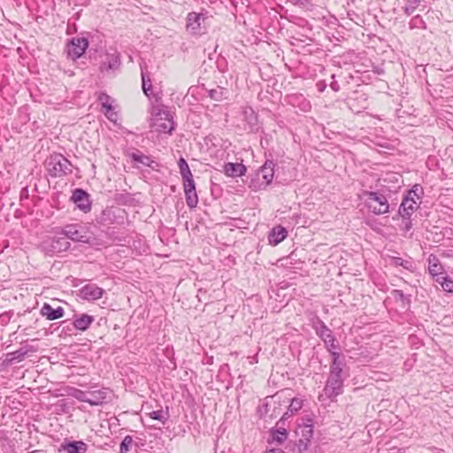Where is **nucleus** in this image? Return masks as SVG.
<instances>
[{"label": "nucleus", "mask_w": 453, "mask_h": 453, "mask_svg": "<svg viewBox=\"0 0 453 453\" xmlns=\"http://www.w3.org/2000/svg\"><path fill=\"white\" fill-rule=\"evenodd\" d=\"M277 165L273 159H266L263 165L251 175L249 183V188L252 191L265 190L272 184L273 178L275 177L276 183L286 184L292 180L289 179L282 178L280 173V167L276 168Z\"/></svg>", "instance_id": "nucleus-1"}, {"label": "nucleus", "mask_w": 453, "mask_h": 453, "mask_svg": "<svg viewBox=\"0 0 453 453\" xmlns=\"http://www.w3.org/2000/svg\"><path fill=\"white\" fill-rule=\"evenodd\" d=\"M391 196V191L387 187L375 191L363 190L361 195L365 207L374 215L386 214L395 209V204L389 203Z\"/></svg>", "instance_id": "nucleus-2"}, {"label": "nucleus", "mask_w": 453, "mask_h": 453, "mask_svg": "<svg viewBox=\"0 0 453 453\" xmlns=\"http://www.w3.org/2000/svg\"><path fill=\"white\" fill-rule=\"evenodd\" d=\"M56 234H61L75 242H82L90 246L98 244L97 238L89 227L81 224H68L53 229Z\"/></svg>", "instance_id": "nucleus-3"}, {"label": "nucleus", "mask_w": 453, "mask_h": 453, "mask_svg": "<svg viewBox=\"0 0 453 453\" xmlns=\"http://www.w3.org/2000/svg\"><path fill=\"white\" fill-rule=\"evenodd\" d=\"M44 165L51 178H58L73 173L72 163L61 153H51L45 159Z\"/></svg>", "instance_id": "nucleus-4"}, {"label": "nucleus", "mask_w": 453, "mask_h": 453, "mask_svg": "<svg viewBox=\"0 0 453 453\" xmlns=\"http://www.w3.org/2000/svg\"><path fill=\"white\" fill-rule=\"evenodd\" d=\"M150 127L159 133L172 134L175 128V123L171 112L164 105L152 106Z\"/></svg>", "instance_id": "nucleus-5"}, {"label": "nucleus", "mask_w": 453, "mask_h": 453, "mask_svg": "<svg viewBox=\"0 0 453 453\" xmlns=\"http://www.w3.org/2000/svg\"><path fill=\"white\" fill-rule=\"evenodd\" d=\"M127 219V212L124 209L114 206H107L96 216L94 219L95 226H122Z\"/></svg>", "instance_id": "nucleus-6"}, {"label": "nucleus", "mask_w": 453, "mask_h": 453, "mask_svg": "<svg viewBox=\"0 0 453 453\" xmlns=\"http://www.w3.org/2000/svg\"><path fill=\"white\" fill-rule=\"evenodd\" d=\"M302 423L297 425L295 434L297 437L296 441V447L299 453L305 452L311 445V441L313 436V418L307 415L302 418Z\"/></svg>", "instance_id": "nucleus-7"}, {"label": "nucleus", "mask_w": 453, "mask_h": 453, "mask_svg": "<svg viewBox=\"0 0 453 453\" xmlns=\"http://www.w3.org/2000/svg\"><path fill=\"white\" fill-rule=\"evenodd\" d=\"M82 36L72 37L67 40L65 44V52L67 58L72 60H76L84 56L86 50L89 47V32H82Z\"/></svg>", "instance_id": "nucleus-8"}, {"label": "nucleus", "mask_w": 453, "mask_h": 453, "mask_svg": "<svg viewBox=\"0 0 453 453\" xmlns=\"http://www.w3.org/2000/svg\"><path fill=\"white\" fill-rule=\"evenodd\" d=\"M311 326L316 334L323 341L325 348L329 353L340 349V344L336 337L321 319L316 317L312 320Z\"/></svg>", "instance_id": "nucleus-9"}, {"label": "nucleus", "mask_w": 453, "mask_h": 453, "mask_svg": "<svg viewBox=\"0 0 453 453\" xmlns=\"http://www.w3.org/2000/svg\"><path fill=\"white\" fill-rule=\"evenodd\" d=\"M40 246L42 250L46 255L53 256L57 253H60L69 250L71 247V243L64 235H55L52 237H49L47 240H44Z\"/></svg>", "instance_id": "nucleus-10"}, {"label": "nucleus", "mask_w": 453, "mask_h": 453, "mask_svg": "<svg viewBox=\"0 0 453 453\" xmlns=\"http://www.w3.org/2000/svg\"><path fill=\"white\" fill-rule=\"evenodd\" d=\"M70 201L84 213H88L91 211L92 201L90 199V195L87 190L81 188H76L72 191Z\"/></svg>", "instance_id": "nucleus-11"}, {"label": "nucleus", "mask_w": 453, "mask_h": 453, "mask_svg": "<svg viewBox=\"0 0 453 453\" xmlns=\"http://www.w3.org/2000/svg\"><path fill=\"white\" fill-rule=\"evenodd\" d=\"M347 104L354 112H360L368 108V96L361 89L352 91L347 97Z\"/></svg>", "instance_id": "nucleus-12"}, {"label": "nucleus", "mask_w": 453, "mask_h": 453, "mask_svg": "<svg viewBox=\"0 0 453 453\" xmlns=\"http://www.w3.org/2000/svg\"><path fill=\"white\" fill-rule=\"evenodd\" d=\"M206 14L207 12L203 13L196 12L188 13L186 17V29L190 35H198L202 34V25L207 19Z\"/></svg>", "instance_id": "nucleus-13"}, {"label": "nucleus", "mask_w": 453, "mask_h": 453, "mask_svg": "<svg viewBox=\"0 0 453 453\" xmlns=\"http://www.w3.org/2000/svg\"><path fill=\"white\" fill-rule=\"evenodd\" d=\"M183 190L187 205L189 209H194L198 203V196L196 190V183L193 175L183 177Z\"/></svg>", "instance_id": "nucleus-14"}, {"label": "nucleus", "mask_w": 453, "mask_h": 453, "mask_svg": "<svg viewBox=\"0 0 453 453\" xmlns=\"http://www.w3.org/2000/svg\"><path fill=\"white\" fill-rule=\"evenodd\" d=\"M97 101L101 104V111L104 116L112 123L116 124L118 120V113L114 111L112 103L114 99L111 98L105 92H101L98 95Z\"/></svg>", "instance_id": "nucleus-15"}, {"label": "nucleus", "mask_w": 453, "mask_h": 453, "mask_svg": "<svg viewBox=\"0 0 453 453\" xmlns=\"http://www.w3.org/2000/svg\"><path fill=\"white\" fill-rule=\"evenodd\" d=\"M121 65L120 53L116 50L113 53L105 52L104 59H103L99 65V70L101 73H109L119 70Z\"/></svg>", "instance_id": "nucleus-16"}, {"label": "nucleus", "mask_w": 453, "mask_h": 453, "mask_svg": "<svg viewBox=\"0 0 453 453\" xmlns=\"http://www.w3.org/2000/svg\"><path fill=\"white\" fill-rule=\"evenodd\" d=\"M342 388L343 376L329 372L324 388L326 394H331L334 396H338L342 394Z\"/></svg>", "instance_id": "nucleus-17"}, {"label": "nucleus", "mask_w": 453, "mask_h": 453, "mask_svg": "<svg viewBox=\"0 0 453 453\" xmlns=\"http://www.w3.org/2000/svg\"><path fill=\"white\" fill-rule=\"evenodd\" d=\"M104 290L96 284L89 283L79 290V296L87 301H96L102 298Z\"/></svg>", "instance_id": "nucleus-18"}, {"label": "nucleus", "mask_w": 453, "mask_h": 453, "mask_svg": "<svg viewBox=\"0 0 453 453\" xmlns=\"http://www.w3.org/2000/svg\"><path fill=\"white\" fill-rule=\"evenodd\" d=\"M329 354L332 357L329 372L343 376L344 368L347 365L346 356L338 350L332 351Z\"/></svg>", "instance_id": "nucleus-19"}, {"label": "nucleus", "mask_w": 453, "mask_h": 453, "mask_svg": "<svg viewBox=\"0 0 453 453\" xmlns=\"http://www.w3.org/2000/svg\"><path fill=\"white\" fill-rule=\"evenodd\" d=\"M95 321V317L88 313H74L73 326L74 329L81 332L87 331Z\"/></svg>", "instance_id": "nucleus-20"}, {"label": "nucleus", "mask_w": 453, "mask_h": 453, "mask_svg": "<svg viewBox=\"0 0 453 453\" xmlns=\"http://www.w3.org/2000/svg\"><path fill=\"white\" fill-rule=\"evenodd\" d=\"M59 450H64L65 453H86L88 445L82 441H69L65 439L61 443Z\"/></svg>", "instance_id": "nucleus-21"}, {"label": "nucleus", "mask_w": 453, "mask_h": 453, "mask_svg": "<svg viewBox=\"0 0 453 453\" xmlns=\"http://www.w3.org/2000/svg\"><path fill=\"white\" fill-rule=\"evenodd\" d=\"M243 119L249 126L250 133H257L259 131L258 116L252 107L246 106L242 111Z\"/></svg>", "instance_id": "nucleus-22"}, {"label": "nucleus", "mask_w": 453, "mask_h": 453, "mask_svg": "<svg viewBox=\"0 0 453 453\" xmlns=\"http://www.w3.org/2000/svg\"><path fill=\"white\" fill-rule=\"evenodd\" d=\"M40 314L48 320H56L65 316V310L61 306L53 308L50 303H44L40 310Z\"/></svg>", "instance_id": "nucleus-23"}, {"label": "nucleus", "mask_w": 453, "mask_h": 453, "mask_svg": "<svg viewBox=\"0 0 453 453\" xmlns=\"http://www.w3.org/2000/svg\"><path fill=\"white\" fill-rule=\"evenodd\" d=\"M288 236V230L281 225L273 226L268 234L267 239L269 244L276 246L283 242Z\"/></svg>", "instance_id": "nucleus-24"}, {"label": "nucleus", "mask_w": 453, "mask_h": 453, "mask_svg": "<svg viewBox=\"0 0 453 453\" xmlns=\"http://www.w3.org/2000/svg\"><path fill=\"white\" fill-rule=\"evenodd\" d=\"M73 402H68L66 399L62 398L56 403L47 406V410L50 411L53 414L61 415L70 413L73 410Z\"/></svg>", "instance_id": "nucleus-25"}, {"label": "nucleus", "mask_w": 453, "mask_h": 453, "mask_svg": "<svg viewBox=\"0 0 453 453\" xmlns=\"http://www.w3.org/2000/svg\"><path fill=\"white\" fill-rule=\"evenodd\" d=\"M141 76H142V88L144 95L147 97H150L152 95V84L150 74L148 73V65L146 62L142 61L140 63Z\"/></svg>", "instance_id": "nucleus-26"}, {"label": "nucleus", "mask_w": 453, "mask_h": 453, "mask_svg": "<svg viewBox=\"0 0 453 453\" xmlns=\"http://www.w3.org/2000/svg\"><path fill=\"white\" fill-rule=\"evenodd\" d=\"M246 166L242 163L228 162L224 165V173L226 176L236 178L245 175Z\"/></svg>", "instance_id": "nucleus-27"}, {"label": "nucleus", "mask_w": 453, "mask_h": 453, "mask_svg": "<svg viewBox=\"0 0 453 453\" xmlns=\"http://www.w3.org/2000/svg\"><path fill=\"white\" fill-rule=\"evenodd\" d=\"M418 208V203L411 196H403L402 203L398 208V215H412L413 212Z\"/></svg>", "instance_id": "nucleus-28"}, {"label": "nucleus", "mask_w": 453, "mask_h": 453, "mask_svg": "<svg viewBox=\"0 0 453 453\" xmlns=\"http://www.w3.org/2000/svg\"><path fill=\"white\" fill-rule=\"evenodd\" d=\"M286 101L293 107H299L302 111H306L311 108L310 103L302 94H291L286 96Z\"/></svg>", "instance_id": "nucleus-29"}, {"label": "nucleus", "mask_w": 453, "mask_h": 453, "mask_svg": "<svg viewBox=\"0 0 453 453\" xmlns=\"http://www.w3.org/2000/svg\"><path fill=\"white\" fill-rule=\"evenodd\" d=\"M25 358H26V356L23 353V351L21 350V349L19 348V349L13 351V352L6 353L4 355V358L3 359L2 363H1V366L3 368H7V367L12 365L13 364H17V363L23 361Z\"/></svg>", "instance_id": "nucleus-30"}, {"label": "nucleus", "mask_w": 453, "mask_h": 453, "mask_svg": "<svg viewBox=\"0 0 453 453\" xmlns=\"http://www.w3.org/2000/svg\"><path fill=\"white\" fill-rule=\"evenodd\" d=\"M391 296L396 303H400V306L406 311L410 310L411 305V295H406L403 290L393 289Z\"/></svg>", "instance_id": "nucleus-31"}, {"label": "nucleus", "mask_w": 453, "mask_h": 453, "mask_svg": "<svg viewBox=\"0 0 453 453\" xmlns=\"http://www.w3.org/2000/svg\"><path fill=\"white\" fill-rule=\"evenodd\" d=\"M113 199L117 204L123 206H135L138 203L134 195L127 192L116 193Z\"/></svg>", "instance_id": "nucleus-32"}, {"label": "nucleus", "mask_w": 453, "mask_h": 453, "mask_svg": "<svg viewBox=\"0 0 453 453\" xmlns=\"http://www.w3.org/2000/svg\"><path fill=\"white\" fill-rule=\"evenodd\" d=\"M288 435V432L284 427L273 428L270 432L271 439H268V442L272 443L276 441L278 443H282L287 440Z\"/></svg>", "instance_id": "nucleus-33"}, {"label": "nucleus", "mask_w": 453, "mask_h": 453, "mask_svg": "<svg viewBox=\"0 0 453 453\" xmlns=\"http://www.w3.org/2000/svg\"><path fill=\"white\" fill-rule=\"evenodd\" d=\"M303 407V399L302 398H291V402L288 405V411L284 413L281 419L277 423L282 421L284 418L290 417L296 413Z\"/></svg>", "instance_id": "nucleus-34"}, {"label": "nucleus", "mask_w": 453, "mask_h": 453, "mask_svg": "<svg viewBox=\"0 0 453 453\" xmlns=\"http://www.w3.org/2000/svg\"><path fill=\"white\" fill-rule=\"evenodd\" d=\"M105 235L110 241L113 242H117L121 245L127 242V237L122 234H119V232L117 231L115 227L108 226L105 230Z\"/></svg>", "instance_id": "nucleus-35"}, {"label": "nucleus", "mask_w": 453, "mask_h": 453, "mask_svg": "<svg viewBox=\"0 0 453 453\" xmlns=\"http://www.w3.org/2000/svg\"><path fill=\"white\" fill-rule=\"evenodd\" d=\"M443 268L440 263L439 258L434 255L431 254L428 257V271L429 273L435 277V275H438V273L442 272Z\"/></svg>", "instance_id": "nucleus-36"}, {"label": "nucleus", "mask_w": 453, "mask_h": 453, "mask_svg": "<svg viewBox=\"0 0 453 453\" xmlns=\"http://www.w3.org/2000/svg\"><path fill=\"white\" fill-rule=\"evenodd\" d=\"M127 156L131 159V162L143 165H146L150 157V156L144 155L137 149H133L132 151H128Z\"/></svg>", "instance_id": "nucleus-37"}, {"label": "nucleus", "mask_w": 453, "mask_h": 453, "mask_svg": "<svg viewBox=\"0 0 453 453\" xmlns=\"http://www.w3.org/2000/svg\"><path fill=\"white\" fill-rule=\"evenodd\" d=\"M390 264L395 266H402L410 272H413L415 269L414 263L411 261V259H403L399 257H391Z\"/></svg>", "instance_id": "nucleus-38"}, {"label": "nucleus", "mask_w": 453, "mask_h": 453, "mask_svg": "<svg viewBox=\"0 0 453 453\" xmlns=\"http://www.w3.org/2000/svg\"><path fill=\"white\" fill-rule=\"evenodd\" d=\"M404 196H411L418 200L421 199L424 196V188L420 184H414L411 188L406 190Z\"/></svg>", "instance_id": "nucleus-39"}, {"label": "nucleus", "mask_w": 453, "mask_h": 453, "mask_svg": "<svg viewBox=\"0 0 453 453\" xmlns=\"http://www.w3.org/2000/svg\"><path fill=\"white\" fill-rule=\"evenodd\" d=\"M207 92L210 98L214 101L220 102L223 99L226 98V95L227 93V90L224 88H219L218 89H210Z\"/></svg>", "instance_id": "nucleus-40"}, {"label": "nucleus", "mask_w": 453, "mask_h": 453, "mask_svg": "<svg viewBox=\"0 0 453 453\" xmlns=\"http://www.w3.org/2000/svg\"><path fill=\"white\" fill-rule=\"evenodd\" d=\"M148 415L153 419L159 420L165 423L169 418L168 407L166 406L165 411L162 409L152 411L151 412H149Z\"/></svg>", "instance_id": "nucleus-41"}, {"label": "nucleus", "mask_w": 453, "mask_h": 453, "mask_svg": "<svg viewBox=\"0 0 453 453\" xmlns=\"http://www.w3.org/2000/svg\"><path fill=\"white\" fill-rule=\"evenodd\" d=\"M178 166H179V169H180V173L181 175V178L183 177H187V176H190V175H193L192 173H191V170L188 166V164L187 162V160L180 157L178 160Z\"/></svg>", "instance_id": "nucleus-42"}, {"label": "nucleus", "mask_w": 453, "mask_h": 453, "mask_svg": "<svg viewBox=\"0 0 453 453\" xmlns=\"http://www.w3.org/2000/svg\"><path fill=\"white\" fill-rule=\"evenodd\" d=\"M409 26H410L411 29H414V28L426 29V24L424 21V19L421 18V16H419V15L414 16L411 19Z\"/></svg>", "instance_id": "nucleus-43"}, {"label": "nucleus", "mask_w": 453, "mask_h": 453, "mask_svg": "<svg viewBox=\"0 0 453 453\" xmlns=\"http://www.w3.org/2000/svg\"><path fill=\"white\" fill-rule=\"evenodd\" d=\"M402 219V225L401 229L404 232H409L412 228V220H411V215H398Z\"/></svg>", "instance_id": "nucleus-44"}, {"label": "nucleus", "mask_w": 453, "mask_h": 453, "mask_svg": "<svg viewBox=\"0 0 453 453\" xmlns=\"http://www.w3.org/2000/svg\"><path fill=\"white\" fill-rule=\"evenodd\" d=\"M421 0H407V3L404 6V13L407 15L412 14L418 6L420 4Z\"/></svg>", "instance_id": "nucleus-45"}, {"label": "nucleus", "mask_w": 453, "mask_h": 453, "mask_svg": "<svg viewBox=\"0 0 453 453\" xmlns=\"http://www.w3.org/2000/svg\"><path fill=\"white\" fill-rule=\"evenodd\" d=\"M133 443V438L130 435H127L122 440L119 446V453H127Z\"/></svg>", "instance_id": "nucleus-46"}, {"label": "nucleus", "mask_w": 453, "mask_h": 453, "mask_svg": "<svg viewBox=\"0 0 453 453\" xmlns=\"http://www.w3.org/2000/svg\"><path fill=\"white\" fill-rule=\"evenodd\" d=\"M67 322L68 320H63L59 322L57 328L62 327L61 334L70 335L72 334V331L74 329V326H73V321L69 324H67Z\"/></svg>", "instance_id": "nucleus-47"}, {"label": "nucleus", "mask_w": 453, "mask_h": 453, "mask_svg": "<svg viewBox=\"0 0 453 453\" xmlns=\"http://www.w3.org/2000/svg\"><path fill=\"white\" fill-rule=\"evenodd\" d=\"M21 405V403L19 401H12V405L10 403H6V401H4V405L2 406V411L1 416L4 418L5 415L8 414V410H13V409H19V406Z\"/></svg>", "instance_id": "nucleus-48"}, {"label": "nucleus", "mask_w": 453, "mask_h": 453, "mask_svg": "<svg viewBox=\"0 0 453 453\" xmlns=\"http://www.w3.org/2000/svg\"><path fill=\"white\" fill-rule=\"evenodd\" d=\"M78 400H81V402L88 403L90 406H101L105 402L104 401V398H77Z\"/></svg>", "instance_id": "nucleus-49"}, {"label": "nucleus", "mask_w": 453, "mask_h": 453, "mask_svg": "<svg viewBox=\"0 0 453 453\" xmlns=\"http://www.w3.org/2000/svg\"><path fill=\"white\" fill-rule=\"evenodd\" d=\"M441 288L448 293H453V280L449 276L442 278Z\"/></svg>", "instance_id": "nucleus-50"}, {"label": "nucleus", "mask_w": 453, "mask_h": 453, "mask_svg": "<svg viewBox=\"0 0 453 453\" xmlns=\"http://www.w3.org/2000/svg\"><path fill=\"white\" fill-rule=\"evenodd\" d=\"M21 350L25 354V356L28 355L29 353H35L37 351V347L30 344H25L22 347H20Z\"/></svg>", "instance_id": "nucleus-51"}, {"label": "nucleus", "mask_w": 453, "mask_h": 453, "mask_svg": "<svg viewBox=\"0 0 453 453\" xmlns=\"http://www.w3.org/2000/svg\"><path fill=\"white\" fill-rule=\"evenodd\" d=\"M148 163L146 164L145 166H148L150 168H151L152 170L154 171H157L158 170V167L160 166V164L155 160H153L150 157H149V161H147Z\"/></svg>", "instance_id": "nucleus-52"}, {"label": "nucleus", "mask_w": 453, "mask_h": 453, "mask_svg": "<svg viewBox=\"0 0 453 453\" xmlns=\"http://www.w3.org/2000/svg\"><path fill=\"white\" fill-rule=\"evenodd\" d=\"M67 396H83V392L76 388H71V391L67 393Z\"/></svg>", "instance_id": "nucleus-53"}, {"label": "nucleus", "mask_w": 453, "mask_h": 453, "mask_svg": "<svg viewBox=\"0 0 453 453\" xmlns=\"http://www.w3.org/2000/svg\"><path fill=\"white\" fill-rule=\"evenodd\" d=\"M170 355L173 356V350H171V351L167 350V357H169L170 363L172 364V366H168V368L173 370V369L176 368V363H175L174 358L173 357H170Z\"/></svg>", "instance_id": "nucleus-54"}, {"label": "nucleus", "mask_w": 453, "mask_h": 453, "mask_svg": "<svg viewBox=\"0 0 453 453\" xmlns=\"http://www.w3.org/2000/svg\"><path fill=\"white\" fill-rule=\"evenodd\" d=\"M448 275L444 272L438 273V275L433 277L434 280L441 285L442 278H446Z\"/></svg>", "instance_id": "nucleus-55"}, {"label": "nucleus", "mask_w": 453, "mask_h": 453, "mask_svg": "<svg viewBox=\"0 0 453 453\" xmlns=\"http://www.w3.org/2000/svg\"><path fill=\"white\" fill-rule=\"evenodd\" d=\"M258 412H259V415L261 417L264 416V415H266L267 412H268V404L265 403L262 407L259 406L258 407Z\"/></svg>", "instance_id": "nucleus-56"}, {"label": "nucleus", "mask_w": 453, "mask_h": 453, "mask_svg": "<svg viewBox=\"0 0 453 453\" xmlns=\"http://www.w3.org/2000/svg\"><path fill=\"white\" fill-rule=\"evenodd\" d=\"M330 88L334 91V92H338L341 88H340V85L339 83L336 81H333L331 83H330Z\"/></svg>", "instance_id": "nucleus-57"}, {"label": "nucleus", "mask_w": 453, "mask_h": 453, "mask_svg": "<svg viewBox=\"0 0 453 453\" xmlns=\"http://www.w3.org/2000/svg\"><path fill=\"white\" fill-rule=\"evenodd\" d=\"M326 88V84L324 81H319L317 83V88L319 92H323Z\"/></svg>", "instance_id": "nucleus-58"}, {"label": "nucleus", "mask_w": 453, "mask_h": 453, "mask_svg": "<svg viewBox=\"0 0 453 453\" xmlns=\"http://www.w3.org/2000/svg\"><path fill=\"white\" fill-rule=\"evenodd\" d=\"M8 439L9 438H8L7 432L4 430H0V440L7 441Z\"/></svg>", "instance_id": "nucleus-59"}, {"label": "nucleus", "mask_w": 453, "mask_h": 453, "mask_svg": "<svg viewBox=\"0 0 453 453\" xmlns=\"http://www.w3.org/2000/svg\"><path fill=\"white\" fill-rule=\"evenodd\" d=\"M78 409L81 411H89L87 408V405L85 404V403L80 406H78Z\"/></svg>", "instance_id": "nucleus-60"}, {"label": "nucleus", "mask_w": 453, "mask_h": 453, "mask_svg": "<svg viewBox=\"0 0 453 453\" xmlns=\"http://www.w3.org/2000/svg\"><path fill=\"white\" fill-rule=\"evenodd\" d=\"M272 453H284V451L281 449H273L270 450Z\"/></svg>", "instance_id": "nucleus-61"}, {"label": "nucleus", "mask_w": 453, "mask_h": 453, "mask_svg": "<svg viewBox=\"0 0 453 453\" xmlns=\"http://www.w3.org/2000/svg\"><path fill=\"white\" fill-rule=\"evenodd\" d=\"M141 244V240L134 241L133 246L136 249Z\"/></svg>", "instance_id": "nucleus-62"}, {"label": "nucleus", "mask_w": 453, "mask_h": 453, "mask_svg": "<svg viewBox=\"0 0 453 453\" xmlns=\"http://www.w3.org/2000/svg\"><path fill=\"white\" fill-rule=\"evenodd\" d=\"M141 244V240L134 241L133 246L136 249Z\"/></svg>", "instance_id": "nucleus-63"}, {"label": "nucleus", "mask_w": 453, "mask_h": 453, "mask_svg": "<svg viewBox=\"0 0 453 453\" xmlns=\"http://www.w3.org/2000/svg\"><path fill=\"white\" fill-rule=\"evenodd\" d=\"M57 325H58L57 323H53L50 325V329H53L50 333H53V331H56L58 329Z\"/></svg>", "instance_id": "nucleus-64"}]
</instances>
